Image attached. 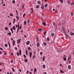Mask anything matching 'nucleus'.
I'll return each instance as SVG.
<instances>
[{"mask_svg": "<svg viewBox=\"0 0 74 74\" xmlns=\"http://www.w3.org/2000/svg\"><path fill=\"white\" fill-rule=\"evenodd\" d=\"M71 16H73V15H74V14L73 13V12H71Z\"/></svg>", "mask_w": 74, "mask_h": 74, "instance_id": "nucleus-41", "label": "nucleus"}, {"mask_svg": "<svg viewBox=\"0 0 74 74\" xmlns=\"http://www.w3.org/2000/svg\"><path fill=\"white\" fill-rule=\"evenodd\" d=\"M7 55V53L6 52L4 53V55Z\"/></svg>", "mask_w": 74, "mask_h": 74, "instance_id": "nucleus-62", "label": "nucleus"}, {"mask_svg": "<svg viewBox=\"0 0 74 74\" xmlns=\"http://www.w3.org/2000/svg\"><path fill=\"white\" fill-rule=\"evenodd\" d=\"M31 10H32V13L30 12V14H31L32 13H33V8H31Z\"/></svg>", "mask_w": 74, "mask_h": 74, "instance_id": "nucleus-15", "label": "nucleus"}, {"mask_svg": "<svg viewBox=\"0 0 74 74\" xmlns=\"http://www.w3.org/2000/svg\"><path fill=\"white\" fill-rule=\"evenodd\" d=\"M35 57H36V56H35V55H33V58H32V59H35Z\"/></svg>", "mask_w": 74, "mask_h": 74, "instance_id": "nucleus-26", "label": "nucleus"}, {"mask_svg": "<svg viewBox=\"0 0 74 74\" xmlns=\"http://www.w3.org/2000/svg\"><path fill=\"white\" fill-rule=\"evenodd\" d=\"M18 30H19V27H18V28L17 29L16 33H18Z\"/></svg>", "mask_w": 74, "mask_h": 74, "instance_id": "nucleus-43", "label": "nucleus"}, {"mask_svg": "<svg viewBox=\"0 0 74 74\" xmlns=\"http://www.w3.org/2000/svg\"><path fill=\"white\" fill-rule=\"evenodd\" d=\"M65 23V21L64 20H62V24L63 25H64V24Z\"/></svg>", "mask_w": 74, "mask_h": 74, "instance_id": "nucleus-4", "label": "nucleus"}, {"mask_svg": "<svg viewBox=\"0 0 74 74\" xmlns=\"http://www.w3.org/2000/svg\"><path fill=\"white\" fill-rule=\"evenodd\" d=\"M43 69H45V67H46V66H45V64H43Z\"/></svg>", "mask_w": 74, "mask_h": 74, "instance_id": "nucleus-30", "label": "nucleus"}, {"mask_svg": "<svg viewBox=\"0 0 74 74\" xmlns=\"http://www.w3.org/2000/svg\"><path fill=\"white\" fill-rule=\"evenodd\" d=\"M15 40H13V46H14L15 45Z\"/></svg>", "mask_w": 74, "mask_h": 74, "instance_id": "nucleus-21", "label": "nucleus"}, {"mask_svg": "<svg viewBox=\"0 0 74 74\" xmlns=\"http://www.w3.org/2000/svg\"><path fill=\"white\" fill-rule=\"evenodd\" d=\"M71 66L70 65H68V69H69L70 70L71 69Z\"/></svg>", "mask_w": 74, "mask_h": 74, "instance_id": "nucleus-12", "label": "nucleus"}, {"mask_svg": "<svg viewBox=\"0 0 74 74\" xmlns=\"http://www.w3.org/2000/svg\"><path fill=\"white\" fill-rule=\"evenodd\" d=\"M36 39L38 41H39V40H38V37L36 36Z\"/></svg>", "mask_w": 74, "mask_h": 74, "instance_id": "nucleus-51", "label": "nucleus"}, {"mask_svg": "<svg viewBox=\"0 0 74 74\" xmlns=\"http://www.w3.org/2000/svg\"><path fill=\"white\" fill-rule=\"evenodd\" d=\"M65 36H66L68 38H69V36L67 35V34H66V33H64Z\"/></svg>", "mask_w": 74, "mask_h": 74, "instance_id": "nucleus-16", "label": "nucleus"}, {"mask_svg": "<svg viewBox=\"0 0 74 74\" xmlns=\"http://www.w3.org/2000/svg\"><path fill=\"white\" fill-rule=\"evenodd\" d=\"M25 13H24L23 14V17H25Z\"/></svg>", "mask_w": 74, "mask_h": 74, "instance_id": "nucleus-53", "label": "nucleus"}, {"mask_svg": "<svg viewBox=\"0 0 74 74\" xmlns=\"http://www.w3.org/2000/svg\"><path fill=\"white\" fill-rule=\"evenodd\" d=\"M43 45L45 46H47V42H43Z\"/></svg>", "mask_w": 74, "mask_h": 74, "instance_id": "nucleus-9", "label": "nucleus"}, {"mask_svg": "<svg viewBox=\"0 0 74 74\" xmlns=\"http://www.w3.org/2000/svg\"><path fill=\"white\" fill-rule=\"evenodd\" d=\"M5 29H6V30H8V28L7 27L5 28Z\"/></svg>", "mask_w": 74, "mask_h": 74, "instance_id": "nucleus-64", "label": "nucleus"}, {"mask_svg": "<svg viewBox=\"0 0 74 74\" xmlns=\"http://www.w3.org/2000/svg\"><path fill=\"white\" fill-rule=\"evenodd\" d=\"M12 71H13V72H15V70H14V68H12Z\"/></svg>", "mask_w": 74, "mask_h": 74, "instance_id": "nucleus-45", "label": "nucleus"}, {"mask_svg": "<svg viewBox=\"0 0 74 74\" xmlns=\"http://www.w3.org/2000/svg\"><path fill=\"white\" fill-rule=\"evenodd\" d=\"M21 29H22V25H20V30H21Z\"/></svg>", "mask_w": 74, "mask_h": 74, "instance_id": "nucleus-47", "label": "nucleus"}, {"mask_svg": "<svg viewBox=\"0 0 74 74\" xmlns=\"http://www.w3.org/2000/svg\"><path fill=\"white\" fill-rule=\"evenodd\" d=\"M3 71V70L1 69H0V72H1Z\"/></svg>", "mask_w": 74, "mask_h": 74, "instance_id": "nucleus-58", "label": "nucleus"}, {"mask_svg": "<svg viewBox=\"0 0 74 74\" xmlns=\"http://www.w3.org/2000/svg\"><path fill=\"white\" fill-rule=\"evenodd\" d=\"M43 33H44V36H45V35H46V34H47V32L46 31H44L43 32Z\"/></svg>", "mask_w": 74, "mask_h": 74, "instance_id": "nucleus-32", "label": "nucleus"}, {"mask_svg": "<svg viewBox=\"0 0 74 74\" xmlns=\"http://www.w3.org/2000/svg\"><path fill=\"white\" fill-rule=\"evenodd\" d=\"M29 56L30 58H32V52H29Z\"/></svg>", "mask_w": 74, "mask_h": 74, "instance_id": "nucleus-6", "label": "nucleus"}, {"mask_svg": "<svg viewBox=\"0 0 74 74\" xmlns=\"http://www.w3.org/2000/svg\"><path fill=\"white\" fill-rule=\"evenodd\" d=\"M41 8L42 9H44V5L43 4H42Z\"/></svg>", "mask_w": 74, "mask_h": 74, "instance_id": "nucleus-11", "label": "nucleus"}, {"mask_svg": "<svg viewBox=\"0 0 74 74\" xmlns=\"http://www.w3.org/2000/svg\"><path fill=\"white\" fill-rule=\"evenodd\" d=\"M44 7L45 8H47L48 7V4H45V5Z\"/></svg>", "mask_w": 74, "mask_h": 74, "instance_id": "nucleus-20", "label": "nucleus"}, {"mask_svg": "<svg viewBox=\"0 0 74 74\" xmlns=\"http://www.w3.org/2000/svg\"><path fill=\"white\" fill-rule=\"evenodd\" d=\"M16 18H17V20H18V21H19V17H18V16H16Z\"/></svg>", "mask_w": 74, "mask_h": 74, "instance_id": "nucleus-37", "label": "nucleus"}, {"mask_svg": "<svg viewBox=\"0 0 74 74\" xmlns=\"http://www.w3.org/2000/svg\"><path fill=\"white\" fill-rule=\"evenodd\" d=\"M8 45H9V48H10V42H8Z\"/></svg>", "mask_w": 74, "mask_h": 74, "instance_id": "nucleus-40", "label": "nucleus"}, {"mask_svg": "<svg viewBox=\"0 0 74 74\" xmlns=\"http://www.w3.org/2000/svg\"><path fill=\"white\" fill-rule=\"evenodd\" d=\"M42 52H41L40 53V55H42Z\"/></svg>", "mask_w": 74, "mask_h": 74, "instance_id": "nucleus-60", "label": "nucleus"}, {"mask_svg": "<svg viewBox=\"0 0 74 74\" xmlns=\"http://www.w3.org/2000/svg\"><path fill=\"white\" fill-rule=\"evenodd\" d=\"M11 25V23L10 22V23L9 24V26H10Z\"/></svg>", "mask_w": 74, "mask_h": 74, "instance_id": "nucleus-59", "label": "nucleus"}, {"mask_svg": "<svg viewBox=\"0 0 74 74\" xmlns=\"http://www.w3.org/2000/svg\"><path fill=\"white\" fill-rule=\"evenodd\" d=\"M27 23H29L30 22V19H28L27 21Z\"/></svg>", "mask_w": 74, "mask_h": 74, "instance_id": "nucleus-34", "label": "nucleus"}, {"mask_svg": "<svg viewBox=\"0 0 74 74\" xmlns=\"http://www.w3.org/2000/svg\"><path fill=\"white\" fill-rule=\"evenodd\" d=\"M71 0H67L68 3L69 4H71Z\"/></svg>", "mask_w": 74, "mask_h": 74, "instance_id": "nucleus-7", "label": "nucleus"}, {"mask_svg": "<svg viewBox=\"0 0 74 74\" xmlns=\"http://www.w3.org/2000/svg\"><path fill=\"white\" fill-rule=\"evenodd\" d=\"M60 72L61 73H64V72L62 71V70H60Z\"/></svg>", "mask_w": 74, "mask_h": 74, "instance_id": "nucleus-50", "label": "nucleus"}, {"mask_svg": "<svg viewBox=\"0 0 74 74\" xmlns=\"http://www.w3.org/2000/svg\"><path fill=\"white\" fill-rule=\"evenodd\" d=\"M62 33H66V29L64 27V26H63L62 27Z\"/></svg>", "mask_w": 74, "mask_h": 74, "instance_id": "nucleus-1", "label": "nucleus"}, {"mask_svg": "<svg viewBox=\"0 0 74 74\" xmlns=\"http://www.w3.org/2000/svg\"><path fill=\"white\" fill-rule=\"evenodd\" d=\"M39 7L40 6H39V5H38L36 6V8H39Z\"/></svg>", "mask_w": 74, "mask_h": 74, "instance_id": "nucleus-29", "label": "nucleus"}, {"mask_svg": "<svg viewBox=\"0 0 74 74\" xmlns=\"http://www.w3.org/2000/svg\"><path fill=\"white\" fill-rule=\"evenodd\" d=\"M53 43H54V41H52L51 42V44H53Z\"/></svg>", "mask_w": 74, "mask_h": 74, "instance_id": "nucleus-42", "label": "nucleus"}, {"mask_svg": "<svg viewBox=\"0 0 74 74\" xmlns=\"http://www.w3.org/2000/svg\"><path fill=\"white\" fill-rule=\"evenodd\" d=\"M44 59H45V56H44L43 57V58H42V61L43 62H44Z\"/></svg>", "mask_w": 74, "mask_h": 74, "instance_id": "nucleus-36", "label": "nucleus"}, {"mask_svg": "<svg viewBox=\"0 0 74 74\" xmlns=\"http://www.w3.org/2000/svg\"><path fill=\"white\" fill-rule=\"evenodd\" d=\"M10 16H13V14H11V13H10Z\"/></svg>", "mask_w": 74, "mask_h": 74, "instance_id": "nucleus-46", "label": "nucleus"}, {"mask_svg": "<svg viewBox=\"0 0 74 74\" xmlns=\"http://www.w3.org/2000/svg\"><path fill=\"white\" fill-rule=\"evenodd\" d=\"M37 3L38 4H41V1H38L37 2Z\"/></svg>", "mask_w": 74, "mask_h": 74, "instance_id": "nucleus-22", "label": "nucleus"}, {"mask_svg": "<svg viewBox=\"0 0 74 74\" xmlns=\"http://www.w3.org/2000/svg\"><path fill=\"white\" fill-rule=\"evenodd\" d=\"M71 6H73V5H74V3H71Z\"/></svg>", "mask_w": 74, "mask_h": 74, "instance_id": "nucleus-39", "label": "nucleus"}, {"mask_svg": "<svg viewBox=\"0 0 74 74\" xmlns=\"http://www.w3.org/2000/svg\"><path fill=\"white\" fill-rule=\"evenodd\" d=\"M42 24L43 25H44V26H46V24L45 22L42 23Z\"/></svg>", "mask_w": 74, "mask_h": 74, "instance_id": "nucleus-23", "label": "nucleus"}, {"mask_svg": "<svg viewBox=\"0 0 74 74\" xmlns=\"http://www.w3.org/2000/svg\"><path fill=\"white\" fill-rule=\"evenodd\" d=\"M21 38H20V39H18L17 40V44H19V43H20L21 42Z\"/></svg>", "mask_w": 74, "mask_h": 74, "instance_id": "nucleus-2", "label": "nucleus"}, {"mask_svg": "<svg viewBox=\"0 0 74 74\" xmlns=\"http://www.w3.org/2000/svg\"><path fill=\"white\" fill-rule=\"evenodd\" d=\"M8 34L9 36H10L11 35V32H10L9 33H8Z\"/></svg>", "mask_w": 74, "mask_h": 74, "instance_id": "nucleus-28", "label": "nucleus"}, {"mask_svg": "<svg viewBox=\"0 0 74 74\" xmlns=\"http://www.w3.org/2000/svg\"><path fill=\"white\" fill-rule=\"evenodd\" d=\"M53 25L54 26H55L56 27H57V24H56V23H55V22H53Z\"/></svg>", "mask_w": 74, "mask_h": 74, "instance_id": "nucleus-5", "label": "nucleus"}, {"mask_svg": "<svg viewBox=\"0 0 74 74\" xmlns=\"http://www.w3.org/2000/svg\"><path fill=\"white\" fill-rule=\"evenodd\" d=\"M4 45L5 47H8V45L7 44H5Z\"/></svg>", "mask_w": 74, "mask_h": 74, "instance_id": "nucleus-38", "label": "nucleus"}, {"mask_svg": "<svg viewBox=\"0 0 74 74\" xmlns=\"http://www.w3.org/2000/svg\"><path fill=\"white\" fill-rule=\"evenodd\" d=\"M63 59L64 61H66L67 60V58H63Z\"/></svg>", "mask_w": 74, "mask_h": 74, "instance_id": "nucleus-31", "label": "nucleus"}, {"mask_svg": "<svg viewBox=\"0 0 74 74\" xmlns=\"http://www.w3.org/2000/svg\"><path fill=\"white\" fill-rule=\"evenodd\" d=\"M43 74H47V72H44V73H43Z\"/></svg>", "mask_w": 74, "mask_h": 74, "instance_id": "nucleus-63", "label": "nucleus"}, {"mask_svg": "<svg viewBox=\"0 0 74 74\" xmlns=\"http://www.w3.org/2000/svg\"><path fill=\"white\" fill-rule=\"evenodd\" d=\"M40 42H38L36 44V46L37 47H40Z\"/></svg>", "mask_w": 74, "mask_h": 74, "instance_id": "nucleus-3", "label": "nucleus"}, {"mask_svg": "<svg viewBox=\"0 0 74 74\" xmlns=\"http://www.w3.org/2000/svg\"><path fill=\"white\" fill-rule=\"evenodd\" d=\"M10 30L12 32V33H14V31H13V29H12V28H11L10 29Z\"/></svg>", "mask_w": 74, "mask_h": 74, "instance_id": "nucleus-18", "label": "nucleus"}, {"mask_svg": "<svg viewBox=\"0 0 74 74\" xmlns=\"http://www.w3.org/2000/svg\"><path fill=\"white\" fill-rule=\"evenodd\" d=\"M14 62V61H13V60H11V61H10V62L11 63H13V62Z\"/></svg>", "mask_w": 74, "mask_h": 74, "instance_id": "nucleus-56", "label": "nucleus"}, {"mask_svg": "<svg viewBox=\"0 0 74 74\" xmlns=\"http://www.w3.org/2000/svg\"><path fill=\"white\" fill-rule=\"evenodd\" d=\"M34 73H37V69H36V68L34 69Z\"/></svg>", "mask_w": 74, "mask_h": 74, "instance_id": "nucleus-8", "label": "nucleus"}, {"mask_svg": "<svg viewBox=\"0 0 74 74\" xmlns=\"http://www.w3.org/2000/svg\"><path fill=\"white\" fill-rule=\"evenodd\" d=\"M59 1L61 3H63V0H59Z\"/></svg>", "mask_w": 74, "mask_h": 74, "instance_id": "nucleus-33", "label": "nucleus"}, {"mask_svg": "<svg viewBox=\"0 0 74 74\" xmlns=\"http://www.w3.org/2000/svg\"><path fill=\"white\" fill-rule=\"evenodd\" d=\"M41 30H42V29H41V28H39L38 29V31H39V32H41Z\"/></svg>", "mask_w": 74, "mask_h": 74, "instance_id": "nucleus-35", "label": "nucleus"}, {"mask_svg": "<svg viewBox=\"0 0 74 74\" xmlns=\"http://www.w3.org/2000/svg\"><path fill=\"white\" fill-rule=\"evenodd\" d=\"M25 51H25V52H26V55L27 56H28V54L27 50V49H26Z\"/></svg>", "mask_w": 74, "mask_h": 74, "instance_id": "nucleus-17", "label": "nucleus"}, {"mask_svg": "<svg viewBox=\"0 0 74 74\" xmlns=\"http://www.w3.org/2000/svg\"><path fill=\"white\" fill-rule=\"evenodd\" d=\"M70 34L71 36H73L74 35V34L73 32H71Z\"/></svg>", "mask_w": 74, "mask_h": 74, "instance_id": "nucleus-27", "label": "nucleus"}, {"mask_svg": "<svg viewBox=\"0 0 74 74\" xmlns=\"http://www.w3.org/2000/svg\"><path fill=\"white\" fill-rule=\"evenodd\" d=\"M0 49L1 50V51H3V49L1 47H0Z\"/></svg>", "mask_w": 74, "mask_h": 74, "instance_id": "nucleus-61", "label": "nucleus"}, {"mask_svg": "<svg viewBox=\"0 0 74 74\" xmlns=\"http://www.w3.org/2000/svg\"><path fill=\"white\" fill-rule=\"evenodd\" d=\"M47 41H49V38L48 37L47 38Z\"/></svg>", "mask_w": 74, "mask_h": 74, "instance_id": "nucleus-52", "label": "nucleus"}, {"mask_svg": "<svg viewBox=\"0 0 74 74\" xmlns=\"http://www.w3.org/2000/svg\"><path fill=\"white\" fill-rule=\"evenodd\" d=\"M29 44H30V41H28L26 43V44L27 45H29Z\"/></svg>", "mask_w": 74, "mask_h": 74, "instance_id": "nucleus-10", "label": "nucleus"}, {"mask_svg": "<svg viewBox=\"0 0 74 74\" xmlns=\"http://www.w3.org/2000/svg\"><path fill=\"white\" fill-rule=\"evenodd\" d=\"M15 3V0H13L12 1V3Z\"/></svg>", "mask_w": 74, "mask_h": 74, "instance_id": "nucleus-48", "label": "nucleus"}, {"mask_svg": "<svg viewBox=\"0 0 74 74\" xmlns=\"http://www.w3.org/2000/svg\"><path fill=\"white\" fill-rule=\"evenodd\" d=\"M63 56L64 57V58H66V55H64Z\"/></svg>", "mask_w": 74, "mask_h": 74, "instance_id": "nucleus-49", "label": "nucleus"}, {"mask_svg": "<svg viewBox=\"0 0 74 74\" xmlns=\"http://www.w3.org/2000/svg\"><path fill=\"white\" fill-rule=\"evenodd\" d=\"M17 56H19V53H17Z\"/></svg>", "mask_w": 74, "mask_h": 74, "instance_id": "nucleus-57", "label": "nucleus"}, {"mask_svg": "<svg viewBox=\"0 0 74 74\" xmlns=\"http://www.w3.org/2000/svg\"><path fill=\"white\" fill-rule=\"evenodd\" d=\"M27 49L28 51H30L31 50V48L30 47H28Z\"/></svg>", "mask_w": 74, "mask_h": 74, "instance_id": "nucleus-24", "label": "nucleus"}, {"mask_svg": "<svg viewBox=\"0 0 74 74\" xmlns=\"http://www.w3.org/2000/svg\"><path fill=\"white\" fill-rule=\"evenodd\" d=\"M23 56L24 58H26V55H24Z\"/></svg>", "mask_w": 74, "mask_h": 74, "instance_id": "nucleus-54", "label": "nucleus"}, {"mask_svg": "<svg viewBox=\"0 0 74 74\" xmlns=\"http://www.w3.org/2000/svg\"><path fill=\"white\" fill-rule=\"evenodd\" d=\"M24 62H25V63H27V62H28V60L26 58L24 60Z\"/></svg>", "mask_w": 74, "mask_h": 74, "instance_id": "nucleus-13", "label": "nucleus"}, {"mask_svg": "<svg viewBox=\"0 0 74 74\" xmlns=\"http://www.w3.org/2000/svg\"><path fill=\"white\" fill-rule=\"evenodd\" d=\"M22 53V51H21V49H20L19 50V54L20 56H21V54Z\"/></svg>", "mask_w": 74, "mask_h": 74, "instance_id": "nucleus-19", "label": "nucleus"}, {"mask_svg": "<svg viewBox=\"0 0 74 74\" xmlns=\"http://www.w3.org/2000/svg\"><path fill=\"white\" fill-rule=\"evenodd\" d=\"M51 35L52 37H53L54 36V34L52 33V34H51Z\"/></svg>", "mask_w": 74, "mask_h": 74, "instance_id": "nucleus-44", "label": "nucleus"}, {"mask_svg": "<svg viewBox=\"0 0 74 74\" xmlns=\"http://www.w3.org/2000/svg\"><path fill=\"white\" fill-rule=\"evenodd\" d=\"M12 29H13L14 30H15V29H16V28H15V27L14 26H13L12 28Z\"/></svg>", "mask_w": 74, "mask_h": 74, "instance_id": "nucleus-14", "label": "nucleus"}, {"mask_svg": "<svg viewBox=\"0 0 74 74\" xmlns=\"http://www.w3.org/2000/svg\"><path fill=\"white\" fill-rule=\"evenodd\" d=\"M24 25H26V24H27V22H26V21H25L24 22Z\"/></svg>", "mask_w": 74, "mask_h": 74, "instance_id": "nucleus-25", "label": "nucleus"}, {"mask_svg": "<svg viewBox=\"0 0 74 74\" xmlns=\"http://www.w3.org/2000/svg\"><path fill=\"white\" fill-rule=\"evenodd\" d=\"M71 56H70L69 59H68L69 60H70V59H71Z\"/></svg>", "mask_w": 74, "mask_h": 74, "instance_id": "nucleus-55", "label": "nucleus"}]
</instances>
